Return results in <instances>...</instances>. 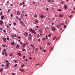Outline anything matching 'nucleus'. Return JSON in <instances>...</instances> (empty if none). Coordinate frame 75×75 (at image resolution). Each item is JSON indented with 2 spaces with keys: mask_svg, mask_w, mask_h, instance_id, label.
Returning a JSON list of instances; mask_svg holds the SVG:
<instances>
[{
  "mask_svg": "<svg viewBox=\"0 0 75 75\" xmlns=\"http://www.w3.org/2000/svg\"><path fill=\"white\" fill-rule=\"evenodd\" d=\"M64 15L63 14H59V17H63Z\"/></svg>",
  "mask_w": 75,
  "mask_h": 75,
  "instance_id": "nucleus-7",
  "label": "nucleus"
},
{
  "mask_svg": "<svg viewBox=\"0 0 75 75\" xmlns=\"http://www.w3.org/2000/svg\"><path fill=\"white\" fill-rule=\"evenodd\" d=\"M16 23H14V26H16Z\"/></svg>",
  "mask_w": 75,
  "mask_h": 75,
  "instance_id": "nucleus-33",
  "label": "nucleus"
},
{
  "mask_svg": "<svg viewBox=\"0 0 75 75\" xmlns=\"http://www.w3.org/2000/svg\"><path fill=\"white\" fill-rule=\"evenodd\" d=\"M20 44H23V43L22 42H20Z\"/></svg>",
  "mask_w": 75,
  "mask_h": 75,
  "instance_id": "nucleus-64",
  "label": "nucleus"
},
{
  "mask_svg": "<svg viewBox=\"0 0 75 75\" xmlns=\"http://www.w3.org/2000/svg\"><path fill=\"white\" fill-rule=\"evenodd\" d=\"M12 53L10 54V56H12Z\"/></svg>",
  "mask_w": 75,
  "mask_h": 75,
  "instance_id": "nucleus-40",
  "label": "nucleus"
},
{
  "mask_svg": "<svg viewBox=\"0 0 75 75\" xmlns=\"http://www.w3.org/2000/svg\"><path fill=\"white\" fill-rule=\"evenodd\" d=\"M25 4V1H23V2L22 3L23 4Z\"/></svg>",
  "mask_w": 75,
  "mask_h": 75,
  "instance_id": "nucleus-27",
  "label": "nucleus"
},
{
  "mask_svg": "<svg viewBox=\"0 0 75 75\" xmlns=\"http://www.w3.org/2000/svg\"><path fill=\"white\" fill-rule=\"evenodd\" d=\"M22 51H25V49H23Z\"/></svg>",
  "mask_w": 75,
  "mask_h": 75,
  "instance_id": "nucleus-58",
  "label": "nucleus"
},
{
  "mask_svg": "<svg viewBox=\"0 0 75 75\" xmlns=\"http://www.w3.org/2000/svg\"><path fill=\"white\" fill-rule=\"evenodd\" d=\"M2 40L3 42H6V38H2Z\"/></svg>",
  "mask_w": 75,
  "mask_h": 75,
  "instance_id": "nucleus-2",
  "label": "nucleus"
},
{
  "mask_svg": "<svg viewBox=\"0 0 75 75\" xmlns=\"http://www.w3.org/2000/svg\"><path fill=\"white\" fill-rule=\"evenodd\" d=\"M58 11H61L62 10L61 9H58Z\"/></svg>",
  "mask_w": 75,
  "mask_h": 75,
  "instance_id": "nucleus-29",
  "label": "nucleus"
},
{
  "mask_svg": "<svg viewBox=\"0 0 75 75\" xmlns=\"http://www.w3.org/2000/svg\"><path fill=\"white\" fill-rule=\"evenodd\" d=\"M51 29L52 30H53L54 31L55 30V28L54 27H52V28H51Z\"/></svg>",
  "mask_w": 75,
  "mask_h": 75,
  "instance_id": "nucleus-16",
  "label": "nucleus"
},
{
  "mask_svg": "<svg viewBox=\"0 0 75 75\" xmlns=\"http://www.w3.org/2000/svg\"><path fill=\"white\" fill-rule=\"evenodd\" d=\"M25 43H23V45H22V47H25Z\"/></svg>",
  "mask_w": 75,
  "mask_h": 75,
  "instance_id": "nucleus-24",
  "label": "nucleus"
},
{
  "mask_svg": "<svg viewBox=\"0 0 75 75\" xmlns=\"http://www.w3.org/2000/svg\"><path fill=\"white\" fill-rule=\"evenodd\" d=\"M51 34H49V35H48V37H50V36H51Z\"/></svg>",
  "mask_w": 75,
  "mask_h": 75,
  "instance_id": "nucleus-36",
  "label": "nucleus"
},
{
  "mask_svg": "<svg viewBox=\"0 0 75 75\" xmlns=\"http://www.w3.org/2000/svg\"><path fill=\"white\" fill-rule=\"evenodd\" d=\"M29 59H32V57H29Z\"/></svg>",
  "mask_w": 75,
  "mask_h": 75,
  "instance_id": "nucleus-50",
  "label": "nucleus"
},
{
  "mask_svg": "<svg viewBox=\"0 0 75 75\" xmlns=\"http://www.w3.org/2000/svg\"><path fill=\"white\" fill-rule=\"evenodd\" d=\"M66 27V25H64V28H65V27Z\"/></svg>",
  "mask_w": 75,
  "mask_h": 75,
  "instance_id": "nucleus-45",
  "label": "nucleus"
},
{
  "mask_svg": "<svg viewBox=\"0 0 75 75\" xmlns=\"http://www.w3.org/2000/svg\"><path fill=\"white\" fill-rule=\"evenodd\" d=\"M16 47L17 48H18L20 47V45L19 44H17V45L16 46Z\"/></svg>",
  "mask_w": 75,
  "mask_h": 75,
  "instance_id": "nucleus-12",
  "label": "nucleus"
},
{
  "mask_svg": "<svg viewBox=\"0 0 75 75\" xmlns=\"http://www.w3.org/2000/svg\"><path fill=\"white\" fill-rule=\"evenodd\" d=\"M25 58V56H23V58Z\"/></svg>",
  "mask_w": 75,
  "mask_h": 75,
  "instance_id": "nucleus-51",
  "label": "nucleus"
},
{
  "mask_svg": "<svg viewBox=\"0 0 75 75\" xmlns=\"http://www.w3.org/2000/svg\"><path fill=\"white\" fill-rule=\"evenodd\" d=\"M15 44V42H11V45H13Z\"/></svg>",
  "mask_w": 75,
  "mask_h": 75,
  "instance_id": "nucleus-18",
  "label": "nucleus"
},
{
  "mask_svg": "<svg viewBox=\"0 0 75 75\" xmlns=\"http://www.w3.org/2000/svg\"><path fill=\"white\" fill-rule=\"evenodd\" d=\"M2 46L3 47H5V45H2Z\"/></svg>",
  "mask_w": 75,
  "mask_h": 75,
  "instance_id": "nucleus-47",
  "label": "nucleus"
},
{
  "mask_svg": "<svg viewBox=\"0 0 75 75\" xmlns=\"http://www.w3.org/2000/svg\"><path fill=\"white\" fill-rule=\"evenodd\" d=\"M43 51H44V52H45V51H46L45 50H44Z\"/></svg>",
  "mask_w": 75,
  "mask_h": 75,
  "instance_id": "nucleus-63",
  "label": "nucleus"
},
{
  "mask_svg": "<svg viewBox=\"0 0 75 75\" xmlns=\"http://www.w3.org/2000/svg\"><path fill=\"white\" fill-rule=\"evenodd\" d=\"M72 15H70V16H69V18H71V17H72Z\"/></svg>",
  "mask_w": 75,
  "mask_h": 75,
  "instance_id": "nucleus-34",
  "label": "nucleus"
},
{
  "mask_svg": "<svg viewBox=\"0 0 75 75\" xmlns=\"http://www.w3.org/2000/svg\"><path fill=\"white\" fill-rule=\"evenodd\" d=\"M67 5H65L64 6V8H65V9H67Z\"/></svg>",
  "mask_w": 75,
  "mask_h": 75,
  "instance_id": "nucleus-11",
  "label": "nucleus"
},
{
  "mask_svg": "<svg viewBox=\"0 0 75 75\" xmlns=\"http://www.w3.org/2000/svg\"><path fill=\"white\" fill-rule=\"evenodd\" d=\"M25 36H27V35H28V34L27 33L25 32Z\"/></svg>",
  "mask_w": 75,
  "mask_h": 75,
  "instance_id": "nucleus-19",
  "label": "nucleus"
},
{
  "mask_svg": "<svg viewBox=\"0 0 75 75\" xmlns=\"http://www.w3.org/2000/svg\"><path fill=\"white\" fill-rule=\"evenodd\" d=\"M31 34H29V36H31Z\"/></svg>",
  "mask_w": 75,
  "mask_h": 75,
  "instance_id": "nucleus-62",
  "label": "nucleus"
},
{
  "mask_svg": "<svg viewBox=\"0 0 75 75\" xmlns=\"http://www.w3.org/2000/svg\"><path fill=\"white\" fill-rule=\"evenodd\" d=\"M17 64H15V67H17Z\"/></svg>",
  "mask_w": 75,
  "mask_h": 75,
  "instance_id": "nucleus-54",
  "label": "nucleus"
},
{
  "mask_svg": "<svg viewBox=\"0 0 75 75\" xmlns=\"http://www.w3.org/2000/svg\"><path fill=\"white\" fill-rule=\"evenodd\" d=\"M11 25V24H9L8 25V24H6V27L7 28H9V25Z\"/></svg>",
  "mask_w": 75,
  "mask_h": 75,
  "instance_id": "nucleus-17",
  "label": "nucleus"
},
{
  "mask_svg": "<svg viewBox=\"0 0 75 75\" xmlns=\"http://www.w3.org/2000/svg\"><path fill=\"white\" fill-rule=\"evenodd\" d=\"M17 54L18 55H19V56H21L22 55L21 52H18L17 53Z\"/></svg>",
  "mask_w": 75,
  "mask_h": 75,
  "instance_id": "nucleus-8",
  "label": "nucleus"
},
{
  "mask_svg": "<svg viewBox=\"0 0 75 75\" xmlns=\"http://www.w3.org/2000/svg\"><path fill=\"white\" fill-rule=\"evenodd\" d=\"M56 38L57 36H55V37H54V38H53V40H55V38Z\"/></svg>",
  "mask_w": 75,
  "mask_h": 75,
  "instance_id": "nucleus-28",
  "label": "nucleus"
},
{
  "mask_svg": "<svg viewBox=\"0 0 75 75\" xmlns=\"http://www.w3.org/2000/svg\"><path fill=\"white\" fill-rule=\"evenodd\" d=\"M15 74L14 72H13V73H12V75H14Z\"/></svg>",
  "mask_w": 75,
  "mask_h": 75,
  "instance_id": "nucleus-38",
  "label": "nucleus"
},
{
  "mask_svg": "<svg viewBox=\"0 0 75 75\" xmlns=\"http://www.w3.org/2000/svg\"><path fill=\"white\" fill-rule=\"evenodd\" d=\"M21 66L22 67H24L25 66V65H24V64L22 65Z\"/></svg>",
  "mask_w": 75,
  "mask_h": 75,
  "instance_id": "nucleus-61",
  "label": "nucleus"
},
{
  "mask_svg": "<svg viewBox=\"0 0 75 75\" xmlns=\"http://www.w3.org/2000/svg\"><path fill=\"white\" fill-rule=\"evenodd\" d=\"M50 42H49L48 43L47 45H50Z\"/></svg>",
  "mask_w": 75,
  "mask_h": 75,
  "instance_id": "nucleus-53",
  "label": "nucleus"
},
{
  "mask_svg": "<svg viewBox=\"0 0 75 75\" xmlns=\"http://www.w3.org/2000/svg\"><path fill=\"white\" fill-rule=\"evenodd\" d=\"M60 26V24H57V25L56 26L57 27H59Z\"/></svg>",
  "mask_w": 75,
  "mask_h": 75,
  "instance_id": "nucleus-23",
  "label": "nucleus"
},
{
  "mask_svg": "<svg viewBox=\"0 0 75 75\" xmlns=\"http://www.w3.org/2000/svg\"><path fill=\"white\" fill-rule=\"evenodd\" d=\"M47 37H48L47 35H46V39H47Z\"/></svg>",
  "mask_w": 75,
  "mask_h": 75,
  "instance_id": "nucleus-41",
  "label": "nucleus"
},
{
  "mask_svg": "<svg viewBox=\"0 0 75 75\" xmlns=\"http://www.w3.org/2000/svg\"><path fill=\"white\" fill-rule=\"evenodd\" d=\"M5 62H8V61L7 60H6V61H5Z\"/></svg>",
  "mask_w": 75,
  "mask_h": 75,
  "instance_id": "nucleus-49",
  "label": "nucleus"
},
{
  "mask_svg": "<svg viewBox=\"0 0 75 75\" xmlns=\"http://www.w3.org/2000/svg\"><path fill=\"white\" fill-rule=\"evenodd\" d=\"M3 31H4V33H6V31L5 30H3Z\"/></svg>",
  "mask_w": 75,
  "mask_h": 75,
  "instance_id": "nucleus-44",
  "label": "nucleus"
},
{
  "mask_svg": "<svg viewBox=\"0 0 75 75\" xmlns=\"http://www.w3.org/2000/svg\"><path fill=\"white\" fill-rule=\"evenodd\" d=\"M24 14H23L22 13L21 14V17H22V18H23V17H24Z\"/></svg>",
  "mask_w": 75,
  "mask_h": 75,
  "instance_id": "nucleus-22",
  "label": "nucleus"
},
{
  "mask_svg": "<svg viewBox=\"0 0 75 75\" xmlns=\"http://www.w3.org/2000/svg\"><path fill=\"white\" fill-rule=\"evenodd\" d=\"M15 62H17V60H15Z\"/></svg>",
  "mask_w": 75,
  "mask_h": 75,
  "instance_id": "nucleus-46",
  "label": "nucleus"
},
{
  "mask_svg": "<svg viewBox=\"0 0 75 75\" xmlns=\"http://www.w3.org/2000/svg\"><path fill=\"white\" fill-rule=\"evenodd\" d=\"M10 10H11V9H10V10H8L7 11V12L9 13V12H10Z\"/></svg>",
  "mask_w": 75,
  "mask_h": 75,
  "instance_id": "nucleus-31",
  "label": "nucleus"
},
{
  "mask_svg": "<svg viewBox=\"0 0 75 75\" xmlns=\"http://www.w3.org/2000/svg\"><path fill=\"white\" fill-rule=\"evenodd\" d=\"M6 48H5L3 50V51H4V52H6Z\"/></svg>",
  "mask_w": 75,
  "mask_h": 75,
  "instance_id": "nucleus-25",
  "label": "nucleus"
},
{
  "mask_svg": "<svg viewBox=\"0 0 75 75\" xmlns=\"http://www.w3.org/2000/svg\"><path fill=\"white\" fill-rule=\"evenodd\" d=\"M3 23L4 22L3 21H2V20H0V24H1V25H2Z\"/></svg>",
  "mask_w": 75,
  "mask_h": 75,
  "instance_id": "nucleus-5",
  "label": "nucleus"
},
{
  "mask_svg": "<svg viewBox=\"0 0 75 75\" xmlns=\"http://www.w3.org/2000/svg\"><path fill=\"white\" fill-rule=\"evenodd\" d=\"M32 37V36H31L30 37H28V40H30L32 39V38H31Z\"/></svg>",
  "mask_w": 75,
  "mask_h": 75,
  "instance_id": "nucleus-13",
  "label": "nucleus"
},
{
  "mask_svg": "<svg viewBox=\"0 0 75 75\" xmlns=\"http://www.w3.org/2000/svg\"><path fill=\"white\" fill-rule=\"evenodd\" d=\"M35 17H37V15H36V14H35Z\"/></svg>",
  "mask_w": 75,
  "mask_h": 75,
  "instance_id": "nucleus-56",
  "label": "nucleus"
},
{
  "mask_svg": "<svg viewBox=\"0 0 75 75\" xmlns=\"http://www.w3.org/2000/svg\"><path fill=\"white\" fill-rule=\"evenodd\" d=\"M20 6H22V3H21L19 5Z\"/></svg>",
  "mask_w": 75,
  "mask_h": 75,
  "instance_id": "nucleus-37",
  "label": "nucleus"
},
{
  "mask_svg": "<svg viewBox=\"0 0 75 75\" xmlns=\"http://www.w3.org/2000/svg\"><path fill=\"white\" fill-rule=\"evenodd\" d=\"M30 31H31L32 33H34L35 34H36V33L35 30H32V29H30Z\"/></svg>",
  "mask_w": 75,
  "mask_h": 75,
  "instance_id": "nucleus-1",
  "label": "nucleus"
},
{
  "mask_svg": "<svg viewBox=\"0 0 75 75\" xmlns=\"http://www.w3.org/2000/svg\"><path fill=\"white\" fill-rule=\"evenodd\" d=\"M53 48V47H51L50 51H52V50Z\"/></svg>",
  "mask_w": 75,
  "mask_h": 75,
  "instance_id": "nucleus-9",
  "label": "nucleus"
},
{
  "mask_svg": "<svg viewBox=\"0 0 75 75\" xmlns=\"http://www.w3.org/2000/svg\"><path fill=\"white\" fill-rule=\"evenodd\" d=\"M63 28H60V30H62Z\"/></svg>",
  "mask_w": 75,
  "mask_h": 75,
  "instance_id": "nucleus-59",
  "label": "nucleus"
},
{
  "mask_svg": "<svg viewBox=\"0 0 75 75\" xmlns=\"http://www.w3.org/2000/svg\"><path fill=\"white\" fill-rule=\"evenodd\" d=\"M17 15H18V16H19L20 14V12L19 11H17Z\"/></svg>",
  "mask_w": 75,
  "mask_h": 75,
  "instance_id": "nucleus-6",
  "label": "nucleus"
},
{
  "mask_svg": "<svg viewBox=\"0 0 75 75\" xmlns=\"http://www.w3.org/2000/svg\"><path fill=\"white\" fill-rule=\"evenodd\" d=\"M11 17H13V14H11Z\"/></svg>",
  "mask_w": 75,
  "mask_h": 75,
  "instance_id": "nucleus-43",
  "label": "nucleus"
},
{
  "mask_svg": "<svg viewBox=\"0 0 75 75\" xmlns=\"http://www.w3.org/2000/svg\"><path fill=\"white\" fill-rule=\"evenodd\" d=\"M40 17L42 18H43L44 17H45V16H43V15H41L40 16Z\"/></svg>",
  "mask_w": 75,
  "mask_h": 75,
  "instance_id": "nucleus-14",
  "label": "nucleus"
},
{
  "mask_svg": "<svg viewBox=\"0 0 75 75\" xmlns=\"http://www.w3.org/2000/svg\"><path fill=\"white\" fill-rule=\"evenodd\" d=\"M10 64V63L9 62H8V63L6 64V66L7 68H8Z\"/></svg>",
  "mask_w": 75,
  "mask_h": 75,
  "instance_id": "nucleus-4",
  "label": "nucleus"
},
{
  "mask_svg": "<svg viewBox=\"0 0 75 75\" xmlns=\"http://www.w3.org/2000/svg\"><path fill=\"white\" fill-rule=\"evenodd\" d=\"M20 23H21V24L22 25H24V26H25V25L24 23H23V21H20Z\"/></svg>",
  "mask_w": 75,
  "mask_h": 75,
  "instance_id": "nucleus-3",
  "label": "nucleus"
},
{
  "mask_svg": "<svg viewBox=\"0 0 75 75\" xmlns=\"http://www.w3.org/2000/svg\"><path fill=\"white\" fill-rule=\"evenodd\" d=\"M20 38H21V37L20 36H19L18 37V38H19V39H20Z\"/></svg>",
  "mask_w": 75,
  "mask_h": 75,
  "instance_id": "nucleus-60",
  "label": "nucleus"
},
{
  "mask_svg": "<svg viewBox=\"0 0 75 75\" xmlns=\"http://www.w3.org/2000/svg\"><path fill=\"white\" fill-rule=\"evenodd\" d=\"M35 23H38V20H35Z\"/></svg>",
  "mask_w": 75,
  "mask_h": 75,
  "instance_id": "nucleus-26",
  "label": "nucleus"
},
{
  "mask_svg": "<svg viewBox=\"0 0 75 75\" xmlns=\"http://www.w3.org/2000/svg\"><path fill=\"white\" fill-rule=\"evenodd\" d=\"M51 1V0H48V3H50Z\"/></svg>",
  "mask_w": 75,
  "mask_h": 75,
  "instance_id": "nucleus-32",
  "label": "nucleus"
},
{
  "mask_svg": "<svg viewBox=\"0 0 75 75\" xmlns=\"http://www.w3.org/2000/svg\"><path fill=\"white\" fill-rule=\"evenodd\" d=\"M2 14H3V12H1V13L0 16H2Z\"/></svg>",
  "mask_w": 75,
  "mask_h": 75,
  "instance_id": "nucleus-39",
  "label": "nucleus"
},
{
  "mask_svg": "<svg viewBox=\"0 0 75 75\" xmlns=\"http://www.w3.org/2000/svg\"><path fill=\"white\" fill-rule=\"evenodd\" d=\"M46 39L44 37V38L42 39V40H45Z\"/></svg>",
  "mask_w": 75,
  "mask_h": 75,
  "instance_id": "nucleus-42",
  "label": "nucleus"
},
{
  "mask_svg": "<svg viewBox=\"0 0 75 75\" xmlns=\"http://www.w3.org/2000/svg\"><path fill=\"white\" fill-rule=\"evenodd\" d=\"M38 41H39V42L40 41V39H38Z\"/></svg>",
  "mask_w": 75,
  "mask_h": 75,
  "instance_id": "nucleus-55",
  "label": "nucleus"
},
{
  "mask_svg": "<svg viewBox=\"0 0 75 75\" xmlns=\"http://www.w3.org/2000/svg\"><path fill=\"white\" fill-rule=\"evenodd\" d=\"M3 28H0V30H1V31H2V30H3Z\"/></svg>",
  "mask_w": 75,
  "mask_h": 75,
  "instance_id": "nucleus-35",
  "label": "nucleus"
},
{
  "mask_svg": "<svg viewBox=\"0 0 75 75\" xmlns=\"http://www.w3.org/2000/svg\"><path fill=\"white\" fill-rule=\"evenodd\" d=\"M7 39L8 40H9V37H7Z\"/></svg>",
  "mask_w": 75,
  "mask_h": 75,
  "instance_id": "nucleus-48",
  "label": "nucleus"
},
{
  "mask_svg": "<svg viewBox=\"0 0 75 75\" xmlns=\"http://www.w3.org/2000/svg\"><path fill=\"white\" fill-rule=\"evenodd\" d=\"M39 32H40V34L42 33V30L41 29H40V30H39Z\"/></svg>",
  "mask_w": 75,
  "mask_h": 75,
  "instance_id": "nucleus-21",
  "label": "nucleus"
},
{
  "mask_svg": "<svg viewBox=\"0 0 75 75\" xmlns=\"http://www.w3.org/2000/svg\"><path fill=\"white\" fill-rule=\"evenodd\" d=\"M40 35L39 34H38V37H40Z\"/></svg>",
  "mask_w": 75,
  "mask_h": 75,
  "instance_id": "nucleus-57",
  "label": "nucleus"
},
{
  "mask_svg": "<svg viewBox=\"0 0 75 75\" xmlns=\"http://www.w3.org/2000/svg\"><path fill=\"white\" fill-rule=\"evenodd\" d=\"M16 18H17V19H18L19 18L17 16V17H16Z\"/></svg>",
  "mask_w": 75,
  "mask_h": 75,
  "instance_id": "nucleus-52",
  "label": "nucleus"
},
{
  "mask_svg": "<svg viewBox=\"0 0 75 75\" xmlns=\"http://www.w3.org/2000/svg\"><path fill=\"white\" fill-rule=\"evenodd\" d=\"M5 55L6 56H7L8 55V54L6 52V53H5Z\"/></svg>",
  "mask_w": 75,
  "mask_h": 75,
  "instance_id": "nucleus-30",
  "label": "nucleus"
},
{
  "mask_svg": "<svg viewBox=\"0 0 75 75\" xmlns=\"http://www.w3.org/2000/svg\"><path fill=\"white\" fill-rule=\"evenodd\" d=\"M19 70L23 72V71H24V70L23 69H20Z\"/></svg>",
  "mask_w": 75,
  "mask_h": 75,
  "instance_id": "nucleus-20",
  "label": "nucleus"
},
{
  "mask_svg": "<svg viewBox=\"0 0 75 75\" xmlns=\"http://www.w3.org/2000/svg\"><path fill=\"white\" fill-rule=\"evenodd\" d=\"M4 69L3 68H1L0 69V72H3V71Z\"/></svg>",
  "mask_w": 75,
  "mask_h": 75,
  "instance_id": "nucleus-15",
  "label": "nucleus"
},
{
  "mask_svg": "<svg viewBox=\"0 0 75 75\" xmlns=\"http://www.w3.org/2000/svg\"><path fill=\"white\" fill-rule=\"evenodd\" d=\"M4 18V16L3 15L1 17V20H3Z\"/></svg>",
  "mask_w": 75,
  "mask_h": 75,
  "instance_id": "nucleus-10",
  "label": "nucleus"
}]
</instances>
